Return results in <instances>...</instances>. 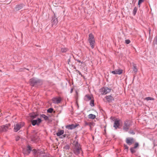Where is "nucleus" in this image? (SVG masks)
<instances>
[{
  "label": "nucleus",
  "instance_id": "obj_1",
  "mask_svg": "<svg viewBox=\"0 0 157 157\" xmlns=\"http://www.w3.org/2000/svg\"><path fill=\"white\" fill-rule=\"evenodd\" d=\"M43 83V82L42 80L36 78H33L29 81V83L30 86L36 87H38L42 85Z\"/></svg>",
  "mask_w": 157,
  "mask_h": 157
},
{
  "label": "nucleus",
  "instance_id": "obj_2",
  "mask_svg": "<svg viewBox=\"0 0 157 157\" xmlns=\"http://www.w3.org/2000/svg\"><path fill=\"white\" fill-rule=\"evenodd\" d=\"M132 125V122L131 120L128 119L125 120L124 122V126L123 127V130L125 132H127Z\"/></svg>",
  "mask_w": 157,
  "mask_h": 157
},
{
  "label": "nucleus",
  "instance_id": "obj_3",
  "mask_svg": "<svg viewBox=\"0 0 157 157\" xmlns=\"http://www.w3.org/2000/svg\"><path fill=\"white\" fill-rule=\"evenodd\" d=\"M88 41L91 47L92 48H93L94 47V44L95 42L94 36L92 33H90L89 34Z\"/></svg>",
  "mask_w": 157,
  "mask_h": 157
},
{
  "label": "nucleus",
  "instance_id": "obj_4",
  "mask_svg": "<svg viewBox=\"0 0 157 157\" xmlns=\"http://www.w3.org/2000/svg\"><path fill=\"white\" fill-rule=\"evenodd\" d=\"M30 121L31 124L33 126L37 125L39 126L42 122V120L40 118H37L36 119H30Z\"/></svg>",
  "mask_w": 157,
  "mask_h": 157
},
{
  "label": "nucleus",
  "instance_id": "obj_5",
  "mask_svg": "<svg viewBox=\"0 0 157 157\" xmlns=\"http://www.w3.org/2000/svg\"><path fill=\"white\" fill-rule=\"evenodd\" d=\"M111 90V89L107 87H104L100 90V91L101 94H105L110 92Z\"/></svg>",
  "mask_w": 157,
  "mask_h": 157
},
{
  "label": "nucleus",
  "instance_id": "obj_6",
  "mask_svg": "<svg viewBox=\"0 0 157 157\" xmlns=\"http://www.w3.org/2000/svg\"><path fill=\"white\" fill-rule=\"evenodd\" d=\"M73 151L74 154L76 155H79L81 151L82 152L81 147H74L73 149Z\"/></svg>",
  "mask_w": 157,
  "mask_h": 157
},
{
  "label": "nucleus",
  "instance_id": "obj_7",
  "mask_svg": "<svg viewBox=\"0 0 157 157\" xmlns=\"http://www.w3.org/2000/svg\"><path fill=\"white\" fill-rule=\"evenodd\" d=\"M32 152L34 157H39V154H41L42 153V150H41L40 149H33Z\"/></svg>",
  "mask_w": 157,
  "mask_h": 157
},
{
  "label": "nucleus",
  "instance_id": "obj_8",
  "mask_svg": "<svg viewBox=\"0 0 157 157\" xmlns=\"http://www.w3.org/2000/svg\"><path fill=\"white\" fill-rule=\"evenodd\" d=\"M24 124L21 122L20 123H17L14 125L13 131L15 132H17L20 128L24 126Z\"/></svg>",
  "mask_w": 157,
  "mask_h": 157
},
{
  "label": "nucleus",
  "instance_id": "obj_9",
  "mask_svg": "<svg viewBox=\"0 0 157 157\" xmlns=\"http://www.w3.org/2000/svg\"><path fill=\"white\" fill-rule=\"evenodd\" d=\"M10 126V124H6V125H2V126H0V133L2 132L6 131Z\"/></svg>",
  "mask_w": 157,
  "mask_h": 157
},
{
  "label": "nucleus",
  "instance_id": "obj_10",
  "mask_svg": "<svg viewBox=\"0 0 157 157\" xmlns=\"http://www.w3.org/2000/svg\"><path fill=\"white\" fill-rule=\"evenodd\" d=\"M54 14L52 16V20H51L52 26L54 25H56L58 23L57 17L55 13L53 12Z\"/></svg>",
  "mask_w": 157,
  "mask_h": 157
},
{
  "label": "nucleus",
  "instance_id": "obj_11",
  "mask_svg": "<svg viewBox=\"0 0 157 157\" xmlns=\"http://www.w3.org/2000/svg\"><path fill=\"white\" fill-rule=\"evenodd\" d=\"M139 145L138 142H136L134 145L133 147H131L130 148V150L132 154H133L136 152V151L134 150L139 147Z\"/></svg>",
  "mask_w": 157,
  "mask_h": 157
},
{
  "label": "nucleus",
  "instance_id": "obj_12",
  "mask_svg": "<svg viewBox=\"0 0 157 157\" xmlns=\"http://www.w3.org/2000/svg\"><path fill=\"white\" fill-rule=\"evenodd\" d=\"M120 120L118 119L117 118L115 120L113 127L115 128V129H117V128H120L119 126L120 125Z\"/></svg>",
  "mask_w": 157,
  "mask_h": 157
},
{
  "label": "nucleus",
  "instance_id": "obj_13",
  "mask_svg": "<svg viewBox=\"0 0 157 157\" xmlns=\"http://www.w3.org/2000/svg\"><path fill=\"white\" fill-rule=\"evenodd\" d=\"M125 142L127 144L130 145L134 142V139L132 137H128L126 138Z\"/></svg>",
  "mask_w": 157,
  "mask_h": 157
},
{
  "label": "nucleus",
  "instance_id": "obj_14",
  "mask_svg": "<svg viewBox=\"0 0 157 157\" xmlns=\"http://www.w3.org/2000/svg\"><path fill=\"white\" fill-rule=\"evenodd\" d=\"M61 99L60 97L59 98H53L52 99L53 102L54 104H59L60 103L61 101Z\"/></svg>",
  "mask_w": 157,
  "mask_h": 157
},
{
  "label": "nucleus",
  "instance_id": "obj_15",
  "mask_svg": "<svg viewBox=\"0 0 157 157\" xmlns=\"http://www.w3.org/2000/svg\"><path fill=\"white\" fill-rule=\"evenodd\" d=\"M79 124H77L75 125L72 124H69L68 125H67L66 126V128H67L69 129H72L75 128L76 127L78 126H79Z\"/></svg>",
  "mask_w": 157,
  "mask_h": 157
},
{
  "label": "nucleus",
  "instance_id": "obj_16",
  "mask_svg": "<svg viewBox=\"0 0 157 157\" xmlns=\"http://www.w3.org/2000/svg\"><path fill=\"white\" fill-rule=\"evenodd\" d=\"M123 70L121 69H117L111 71V73L114 75H121L122 73Z\"/></svg>",
  "mask_w": 157,
  "mask_h": 157
},
{
  "label": "nucleus",
  "instance_id": "obj_17",
  "mask_svg": "<svg viewBox=\"0 0 157 157\" xmlns=\"http://www.w3.org/2000/svg\"><path fill=\"white\" fill-rule=\"evenodd\" d=\"M105 98L108 103L111 102L113 101L114 100V98L111 95L107 96Z\"/></svg>",
  "mask_w": 157,
  "mask_h": 157
},
{
  "label": "nucleus",
  "instance_id": "obj_18",
  "mask_svg": "<svg viewBox=\"0 0 157 157\" xmlns=\"http://www.w3.org/2000/svg\"><path fill=\"white\" fill-rule=\"evenodd\" d=\"M25 6V5L23 3H21L19 4H17L16 5L15 7V9H16L18 11L21 9Z\"/></svg>",
  "mask_w": 157,
  "mask_h": 157
},
{
  "label": "nucleus",
  "instance_id": "obj_19",
  "mask_svg": "<svg viewBox=\"0 0 157 157\" xmlns=\"http://www.w3.org/2000/svg\"><path fill=\"white\" fill-rule=\"evenodd\" d=\"M39 115L34 112L30 114V116L31 118L30 119H34L38 116Z\"/></svg>",
  "mask_w": 157,
  "mask_h": 157
},
{
  "label": "nucleus",
  "instance_id": "obj_20",
  "mask_svg": "<svg viewBox=\"0 0 157 157\" xmlns=\"http://www.w3.org/2000/svg\"><path fill=\"white\" fill-rule=\"evenodd\" d=\"M64 131L63 130L61 129H59L58 132L56 133V135L60 137V136L64 134Z\"/></svg>",
  "mask_w": 157,
  "mask_h": 157
},
{
  "label": "nucleus",
  "instance_id": "obj_21",
  "mask_svg": "<svg viewBox=\"0 0 157 157\" xmlns=\"http://www.w3.org/2000/svg\"><path fill=\"white\" fill-rule=\"evenodd\" d=\"M91 97L89 94L86 95L84 97V100L86 101H88L92 99Z\"/></svg>",
  "mask_w": 157,
  "mask_h": 157
},
{
  "label": "nucleus",
  "instance_id": "obj_22",
  "mask_svg": "<svg viewBox=\"0 0 157 157\" xmlns=\"http://www.w3.org/2000/svg\"><path fill=\"white\" fill-rule=\"evenodd\" d=\"M95 124L93 122H88L86 121H85V126H86V125H93V126H94Z\"/></svg>",
  "mask_w": 157,
  "mask_h": 157
},
{
  "label": "nucleus",
  "instance_id": "obj_23",
  "mask_svg": "<svg viewBox=\"0 0 157 157\" xmlns=\"http://www.w3.org/2000/svg\"><path fill=\"white\" fill-rule=\"evenodd\" d=\"M33 147L30 145L28 144L26 146V151H32L33 150Z\"/></svg>",
  "mask_w": 157,
  "mask_h": 157
},
{
  "label": "nucleus",
  "instance_id": "obj_24",
  "mask_svg": "<svg viewBox=\"0 0 157 157\" xmlns=\"http://www.w3.org/2000/svg\"><path fill=\"white\" fill-rule=\"evenodd\" d=\"M73 144H74V147H81L80 144L78 143V140L76 141H74Z\"/></svg>",
  "mask_w": 157,
  "mask_h": 157
},
{
  "label": "nucleus",
  "instance_id": "obj_25",
  "mask_svg": "<svg viewBox=\"0 0 157 157\" xmlns=\"http://www.w3.org/2000/svg\"><path fill=\"white\" fill-rule=\"evenodd\" d=\"M42 154H39V157H49L44 151H42Z\"/></svg>",
  "mask_w": 157,
  "mask_h": 157
},
{
  "label": "nucleus",
  "instance_id": "obj_26",
  "mask_svg": "<svg viewBox=\"0 0 157 157\" xmlns=\"http://www.w3.org/2000/svg\"><path fill=\"white\" fill-rule=\"evenodd\" d=\"M40 117L43 118L45 121H48L49 120L48 117L44 114H40Z\"/></svg>",
  "mask_w": 157,
  "mask_h": 157
},
{
  "label": "nucleus",
  "instance_id": "obj_27",
  "mask_svg": "<svg viewBox=\"0 0 157 157\" xmlns=\"http://www.w3.org/2000/svg\"><path fill=\"white\" fill-rule=\"evenodd\" d=\"M88 117L89 119H94L96 118V116L95 115L90 114L88 115Z\"/></svg>",
  "mask_w": 157,
  "mask_h": 157
},
{
  "label": "nucleus",
  "instance_id": "obj_28",
  "mask_svg": "<svg viewBox=\"0 0 157 157\" xmlns=\"http://www.w3.org/2000/svg\"><path fill=\"white\" fill-rule=\"evenodd\" d=\"M68 49L66 48H61V52L62 53H65L67 51Z\"/></svg>",
  "mask_w": 157,
  "mask_h": 157
},
{
  "label": "nucleus",
  "instance_id": "obj_29",
  "mask_svg": "<svg viewBox=\"0 0 157 157\" xmlns=\"http://www.w3.org/2000/svg\"><path fill=\"white\" fill-rule=\"evenodd\" d=\"M132 69L133 71L134 72L135 74H136L137 72L138 69L135 64H134Z\"/></svg>",
  "mask_w": 157,
  "mask_h": 157
},
{
  "label": "nucleus",
  "instance_id": "obj_30",
  "mask_svg": "<svg viewBox=\"0 0 157 157\" xmlns=\"http://www.w3.org/2000/svg\"><path fill=\"white\" fill-rule=\"evenodd\" d=\"M153 44L154 46H155V44H157V36H156L155 37L154 41L153 42Z\"/></svg>",
  "mask_w": 157,
  "mask_h": 157
},
{
  "label": "nucleus",
  "instance_id": "obj_31",
  "mask_svg": "<svg viewBox=\"0 0 157 157\" xmlns=\"http://www.w3.org/2000/svg\"><path fill=\"white\" fill-rule=\"evenodd\" d=\"M54 111V109L52 108H50L47 110V112L49 113H52Z\"/></svg>",
  "mask_w": 157,
  "mask_h": 157
},
{
  "label": "nucleus",
  "instance_id": "obj_32",
  "mask_svg": "<svg viewBox=\"0 0 157 157\" xmlns=\"http://www.w3.org/2000/svg\"><path fill=\"white\" fill-rule=\"evenodd\" d=\"M90 105L91 106H94V100L93 98V99H92L90 100Z\"/></svg>",
  "mask_w": 157,
  "mask_h": 157
},
{
  "label": "nucleus",
  "instance_id": "obj_33",
  "mask_svg": "<svg viewBox=\"0 0 157 157\" xmlns=\"http://www.w3.org/2000/svg\"><path fill=\"white\" fill-rule=\"evenodd\" d=\"M137 10V8L136 7H135L133 11V15L135 16L136 14Z\"/></svg>",
  "mask_w": 157,
  "mask_h": 157
},
{
  "label": "nucleus",
  "instance_id": "obj_34",
  "mask_svg": "<svg viewBox=\"0 0 157 157\" xmlns=\"http://www.w3.org/2000/svg\"><path fill=\"white\" fill-rule=\"evenodd\" d=\"M145 99L147 101L149 100H153L154 99V98L149 97L146 98Z\"/></svg>",
  "mask_w": 157,
  "mask_h": 157
},
{
  "label": "nucleus",
  "instance_id": "obj_35",
  "mask_svg": "<svg viewBox=\"0 0 157 157\" xmlns=\"http://www.w3.org/2000/svg\"><path fill=\"white\" fill-rule=\"evenodd\" d=\"M31 140L32 141H34L36 140L35 136L34 135H32L31 136Z\"/></svg>",
  "mask_w": 157,
  "mask_h": 157
},
{
  "label": "nucleus",
  "instance_id": "obj_36",
  "mask_svg": "<svg viewBox=\"0 0 157 157\" xmlns=\"http://www.w3.org/2000/svg\"><path fill=\"white\" fill-rule=\"evenodd\" d=\"M63 149L66 150H68L70 149V146L68 145H67L63 147Z\"/></svg>",
  "mask_w": 157,
  "mask_h": 157
},
{
  "label": "nucleus",
  "instance_id": "obj_37",
  "mask_svg": "<svg viewBox=\"0 0 157 157\" xmlns=\"http://www.w3.org/2000/svg\"><path fill=\"white\" fill-rule=\"evenodd\" d=\"M124 149L125 150H127V152L128 151V147L127 146V145L125 144H124Z\"/></svg>",
  "mask_w": 157,
  "mask_h": 157
},
{
  "label": "nucleus",
  "instance_id": "obj_38",
  "mask_svg": "<svg viewBox=\"0 0 157 157\" xmlns=\"http://www.w3.org/2000/svg\"><path fill=\"white\" fill-rule=\"evenodd\" d=\"M130 40L129 39H127L125 40V43L126 44H128L130 43Z\"/></svg>",
  "mask_w": 157,
  "mask_h": 157
},
{
  "label": "nucleus",
  "instance_id": "obj_39",
  "mask_svg": "<svg viewBox=\"0 0 157 157\" xmlns=\"http://www.w3.org/2000/svg\"><path fill=\"white\" fill-rule=\"evenodd\" d=\"M128 133L130 134H132V135H134L135 134V133L133 132V131L132 130H130V131L128 132Z\"/></svg>",
  "mask_w": 157,
  "mask_h": 157
},
{
  "label": "nucleus",
  "instance_id": "obj_40",
  "mask_svg": "<svg viewBox=\"0 0 157 157\" xmlns=\"http://www.w3.org/2000/svg\"><path fill=\"white\" fill-rule=\"evenodd\" d=\"M67 134H66L62 135L61 136L59 137V138H60L63 139L65 138Z\"/></svg>",
  "mask_w": 157,
  "mask_h": 157
},
{
  "label": "nucleus",
  "instance_id": "obj_41",
  "mask_svg": "<svg viewBox=\"0 0 157 157\" xmlns=\"http://www.w3.org/2000/svg\"><path fill=\"white\" fill-rule=\"evenodd\" d=\"M76 71L77 72L79 75H80L82 77H84L81 74V73L78 70H76Z\"/></svg>",
  "mask_w": 157,
  "mask_h": 157
},
{
  "label": "nucleus",
  "instance_id": "obj_42",
  "mask_svg": "<svg viewBox=\"0 0 157 157\" xmlns=\"http://www.w3.org/2000/svg\"><path fill=\"white\" fill-rule=\"evenodd\" d=\"M26 153L25 154H26L27 155H29L30 154L31 151H26Z\"/></svg>",
  "mask_w": 157,
  "mask_h": 157
},
{
  "label": "nucleus",
  "instance_id": "obj_43",
  "mask_svg": "<svg viewBox=\"0 0 157 157\" xmlns=\"http://www.w3.org/2000/svg\"><path fill=\"white\" fill-rule=\"evenodd\" d=\"M20 137L19 136H17L16 137V141H18L20 140Z\"/></svg>",
  "mask_w": 157,
  "mask_h": 157
},
{
  "label": "nucleus",
  "instance_id": "obj_44",
  "mask_svg": "<svg viewBox=\"0 0 157 157\" xmlns=\"http://www.w3.org/2000/svg\"><path fill=\"white\" fill-rule=\"evenodd\" d=\"M144 0H139L138 2L139 3H142L143 2H144Z\"/></svg>",
  "mask_w": 157,
  "mask_h": 157
},
{
  "label": "nucleus",
  "instance_id": "obj_45",
  "mask_svg": "<svg viewBox=\"0 0 157 157\" xmlns=\"http://www.w3.org/2000/svg\"><path fill=\"white\" fill-rule=\"evenodd\" d=\"M76 60L78 63H82L81 62V61L79 59H76Z\"/></svg>",
  "mask_w": 157,
  "mask_h": 157
},
{
  "label": "nucleus",
  "instance_id": "obj_46",
  "mask_svg": "<svg viewBox=\"0 0 157 157\" xmlns=\"http://www.w3.org/2000/svg\"><path fill=\"white\" fill-rule=\"evenodd\" d=\"M70 61H71V58H70L69 59H68V63L70 65Z\"/></svg>",
  "mask_w": 157,
  "mask_h": 157
},
{
  "label": "nucleus",
  "instance_id": "obj_47",
  "mask_svg": "<svg viewBox=\"0 0 157 157\" xmlns=\"http://www.w3.org/2000/svg\"><path fill=\"white\" fill-rule=\"evenodd\" d=\"M141 4V3H139H139L138 2V6L139 7H140V4Z\"/></svg>",
  "mask_w": 157,
  "mask_h": 157
},
{
  "label": "nucleus",
  "instance_id": "obj_48",
  "mask_svg": "<svg viewBox=\"0 0 157 157\" xmlns=\"http://www.w3.org/2000/svg\"><path fill=\"white\" fill-rule=\"evenodd\" d=\"M73 89H71V91H70V92L71 93L72 91H73Z\"/></svg>",
  "mask_w": 157,
  "mask_h": 157
},
{
  "label": "nucleus",
  "instance_id": "obj_49",
  "mask_svg": "<svg viewBox=\"0 0 157 157\" xmlns=\"http://www.w3.org/2000/svg\"><path fill=\"white\" fill-rule=\"evenodd\" d=\"M78 137V136L77 135L76 136H75V139H77V138Z\"/></svg>",
  "mask_w": 157,
  "mask_h": 157
},
{
  "label": "nucleus",
  "instance_id": "obj_50",
  "mask_svg": "<svg viewBox=\"0 0 157 157\" xmlns=\"http://www.w3.org/2000/svg\"><path fill=\"white\" fill-rule=\"evenodd\" d=\"M92 125H90V126H89L90 127V130H91V128H92Z\"/></svg>",
  "mask_w": 157,
  "mask_h": 157
},
{
  "label": "nucleus",
  "instance_id": "obj_51",
  "mask_svg": "<svg viewBox=\"0 0 157 157\" xmlns=\"http://www.w3.org/2000/svg\"><path fill=\"white\" fill-rule=\"evenodd\" d=\"M74 68L75 69H76V67L75 66H74Z\"/></svg>",
  "mask_w": 157,
  "mask_h": 157
},
{
  "label": "nucleus",
  "instance_id": "obj_52",
  "mask_svg": "<svg viewBox=\"0 0 157 157\" xmlns=\"http://www.w3.org/2000/svg\"><path fill=\"white\" fill-rule=\"evenodd\" d=\"M69 136L68 135H67L66 136H67V138H68Z\"/></svg>",
  "mask_w": 157,
  "mask_h": 157
},
{
  "label": "nucleus",
  "instance_id": "obj_53",
  "mask_svg": "<svg viewBox=\"0 0 157 157\" xmlns=\"http://www.w3.org/2000/svg\"><path fill=\"white\" fill-rule=\"evenodd\" d=\"M76 104H77V106H78V108L79 106H78V103L77 102H76Z\"/></svg>",
  "mask_w": 157,
  "mask_h": 157
},
{
  "label": "nucleus",
  "instance_id": "obj_54",
  "mask_svg": "<svg viewBox=\"0 0 157 157\" xmlns=\"http://www.w3.org/2000/svg\"><path fill=\"white\" fill-rule=\"evenodd\" d=\"M35 132V130H33V132Z\"/></svg>",
  "mask_w": 157,
  "mask_h": 157
},
{
  "label": "nucleus",
  "instance_id": "obj_55",
  "mask_svg": "<svg viewBox=\"0 0 157 157\" xmlns=\"http://www.w3.org/2000/svg\"><path fill=\"white\" fill-rule=\"evenodd\" d=\"M31 124L29 126V128L30 127H31Z\"/></svg>",
  "mask_w": 157,
  "mask_h": 157
},
{
  "label": "nucleus",
  "instance_id": "obj_56",
  "mask_svg": "<svg viewBox=\"0 0 157 157\" xmlns=\"http://www.w3.org/2000/svg\"><path fill=\"white\" fill-rule=\"evenodd\" d=\"M150 30H149V34H150Z\"/></svg>",
  "mask_w": 157,
  "mask_h": 157
},
{
  "label": "nucleus",
  "instance_id": "obj_57",
  "mask_svg": "<svg viewBox=\"0 0 157 157\" xmlns=\"http://www.w3.org/2000/svg\"><path fill=\"white\" fill-rule=\"evenodd\" d=\"M104 131H105H105H106V130H105V129Z\"/></svg>",
  "mask_w": 157,
  "mask_h": 157
},
{
  "label": "nucleus",
  "instance_id": "obj_58",
  "mask_svg": "<svg viewBox=\"0 0 157 157\" xmlns=\"http://www.w3.org/2000/svg\"><path fill=\"white\" fill-rule=\"evenodd\" d=\"M27 69V70H28V71H29V69Z\"/></svg>",
  "mask_w": 157,
  "mask_h": 157
},
{
  "label": "nucleus",
  "instance_id": "obj_59",
  "mask_svg": "<svg viewBox=\"0 0 157 157\" xmlns=\"http://www.w3.org/2000/svg\"><path fill=\"white\" fill-rule=\"evenodd\" d=\"M104 127H105V128H106V126H104Z\"/></svg>",
  "mask_w": 157,
  "mask_h": 157
},
{
  "label": "nucleus",
  "instance_id": "obj_60",
  "mask_svg": "<svg viewBox=\"0 0 157 157\" xmlns=\"http://www.w3.org/2000/svg\"><path fill=\"white\" fill-rule=\"evenodd\" d=\"M93 139H94V136L93 137Z\"/></svg>",
  "mask_w": 157,
  "mask_h": 157
}]
</instances>
